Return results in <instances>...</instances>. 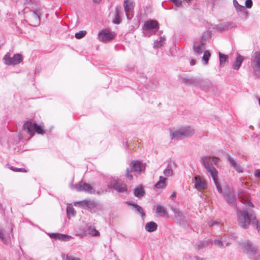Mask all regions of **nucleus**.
I'll return each mask as SVG.
<instances>
[{"instance_id":"1","label":"nucleus","mask_w":260,"mask_h":260,"mask_svg":"<svg viewBox=\"0 0 260 260\" xmlns=\"http://www.w3.org/2000/svg\"><path fill=\"white\" fill-rule=\"evenodd\" d=\"M202 162L206 171L212 177L216 185L217 190L219 193L222 192V188L219 184L218 175V171L212 166V163L217 165L219 158L216 157L204 156L201 158Z\"/></svg>"},{"instance_id":"2","label":"nucleus","mask_w":260,"mask_h":260,"mask_svg":"<svg viewBox=\"0 0 260 260\" xmlns=\"http://www.w3.org/2000/svg\"><path fill=\"white\" fill-rule=\"evenodd\" d=\"M237 215L238 224L242 228L246 229L250 223L254 224L256 222V217L251 209H238Z\"/></svg>"},{"instance_id":"3","label":"nucleus","mask_w":260,"mask_h":260,"mask_svg":"<svg viewBox=\"0 0 260 260\" xmlns=\"http://www.w3.org/2000/svg\"><path fill=\"white\" fill-rule=\"evenodd\" d=\"M194 133V129L190 126H185L170 130L172 139H180L192 136Z\"/></svg>"},{"instance_id":"4","label":"nucleus","mask_w":260,"mask_h":260,"mask_svg":"<svg viewBox=\"0 0 260 260\" xmlns=\"http://www.w3.org/2000/svg\"><path fill=\"white\" fill-rule=\"evenodd\" d=\"M251 65L254 76L260 78V51H256L251 57Z\"/></svg>"},{"instance_id":"5","label":"nucleus","mask_w":260,"mask_h":260,"mask_svg":"<svg viewBox=\"0 0 260 260\" xmlns=\"http://www.w3.org/2000/svg\"><path fill=\"white\" fill-rule=\"evenodd\" d=\"M23 128L27 130L28 133L32 136L36 132L39 134H43L44 131L41 125H38L36 123H32L31 122L27 121L23 125Z\"/></svg>"},{"instance_id":"6","label":"nucleus","mask_w":260,"mask_h":260,"mask_svg":"<svg viewBox=\"0 0 260 260\" xmlns=\"http://www.w3.org/2000/svg\"><path fill=\"white\" fill-rule=\"evenodd\" d=\"M3 60L7 65H16L22 61V56L20 54H16L11 56L10 53H7L4 56Z\"/></svg>"},{"instance_id":"7","label":"nucleus","mask_w":260,"mask_h":260,"mask_svg":"<svg viewBox=\"0 0 260 260\" xmlns=\"http://www.w3.org/2000/svg\"><path fill=\"white\" fill-rule=\"evenodd\" d=\"M131 169H127L125 176L127 179L132 180L133 176L132 172L134 171L138 174L141 173L142 171V165L139 161H133L131 163Z\"/></svg>"},{"instance_id":"8","label":"nucleus","mask_w":260,"mask_h":260,"mask_svg":"<svg viewBox=\"0 0 260 260\" xmlns=\"http://www.w3.org/2000/svg\"><path fill=\"white\" fill-rule=\"evenodd\" d=\"M115 36V34L114 32H111L108 29H104L99 32L98 39L101 42L107 43L113 40Z\"/></svg>"},{"instance_id":"9","label":"nucleus","mask_w":260,"mask_h":260,"mask_svg":"<svg viewBox=\"0 0 260 260\" xmlns=\"http://www.w3.org/2000/svg\"><path fill=\"white\" fill-rule=\"evenodd\" d=\"M123 6L127 18L131 19L134 16L135 3L134 0H124Z\"/></svg>"},{"instance_id":"10","label":"nucleus","mask_w":260,"mask_h":260,"mask_svg":"<svg viewBox=\"0 0 260 260\" xmlns=\"http://www.w3.org/2000/svg\"><path fill=\"white\" fill-rule=\"evenodd\" d=\"M75 189L78 191H85L92 194L95 192V190L90 184L82 181L77 184L75 186Z\"/></svg>"},{"instance_id":"11","label":"nucleus","mask_w":260,"mask_h":260,"mask_svg":"<svg viewBox=\"0 0 260 260\" xmlns=\"http://www.w3.org/2000/svg\"><path fill=\"white\" fill-rule=\"evenodd\" d=\"M194 186L198 190H203L207 188V184L205 179L200 176L197 175L194 177Z\"/></svg>"},{"instance_id":"12","label":"nucleus","mask_w":260,"mask_h":260,"mask_svg":"<svg viewBox=\"0 0 260 260\" xmlns=\"http://www.w3.org/2000/svg\"><path fill=\"white\" fill-rule=\"evenodd\" d=\"M110 186L119 192H125L127 190V185L117 180H113Z\"/></svg>"},{"instance_id":"13","label":"nucleus","mask_w":260,"mask_h":260,"mask_svg":"<svg viewBox=\"0 0 260 260\" xmlns=\"http://www.w3.org/2000/svg\"><path fill=\"white\" fill-rule=\"evenodd\" d=\"M75 205L77 206L92 209L96 206V203L93 200H85L76 202Z\"/></svg>"},{"instance_id":"14","label":"nucleus","mask_w":260,"mask_h":260,"mask_svg":"<svg viewBox=\"0 0 260 260\" xmlns=\"http://www.w3.org/2000/svg\"><path fill=\"white\" fill-rule=\"evenodd\" d=\"M182 82L186 85H193L194 86H199L202 88L203 84L205 82V81L201 79H197L194 78H184L182 79Z\"/></svg>"},{"instance_id":"15","label":"nucleus","mask_w":260,"mask_h":260,"mask_svg":"<svg viewBox=\"0 0 260 260\" xmlns=\"http://www.w3.org/2000/svg\"><path fill=\"white\" fill-rule=\"evenodd\" d=\"M143 29H146L147 30L150 29L156 30V32L159 29L158 22L153 20L147 21L143 25Z\"/></svg>"},{"instance_id":"16","label":"nucleus","mask_w":260,"mask_h":260,"mask_svg":"<svg viewBox=\"0 0 260 260\" xmlns=\"http://www.w3.org/2000/svg\"><path fill=\"white\" fill-rule=\"evenodd\" d=\"M227 159L230 162L231 166L234 168V169L238 173L243 172V168L237 162V161L231 157L230 155L227 156Z\"/></svg>"},{"instance_id":"17","label":"nucleus","mask_w":260,"mask_h":260,"mask_svg":"<svg viewBox=\"0 0 260 260\" xmlns=\"http://www.w3.org/2000/svg\"><path fill=\"white\" fill-rule=\"evenodd\" d=\"M176 165L174 162L169 161L166 168L164 171V174L166 177H170L173 175V170Z\"/></svg>"},{"instance_id":"18","label":"nucleus","mask_w":260,"mask_h":260,"mask_svg":"<svg viewBox=\"0 0 260 260\" xmlns=\"http://www.w3.org/2000/svg\"><path fill=\"white\" fill-rule=\"evenodd\" d=\"M238 196L243 204L248 205L251 207L253 206L252 203L250 201L249 195L248 193H239Z\"/></svg>"},{"instance_id":"19","label":"nucleus","mask_w":260,"mask_h":260,"mask_svg":"<svg viewBox=\"0 0 260 260\" xmlns=\"http://www.w3.org/2000/svg\"><path fill=\"white\" fill-rule=\"evenodd\" d=\"M193 49L196 54H201L205 49L204 43L203 41L196 43L194 44Z\"/></svg>"},{"instance_id":"20","label":"nucleus","mask_w":260,"mask_h":260,"mask_svg":"<svg viewBox=\"0 0 260 260\" xmlns=\"http://www.w3.org/2000/svg\"><path fill=\"white\" fill-rule=\"evenodd\" d=\"M49 235L52 238H55L65 241H69L72 238L71 236L58 233H52Z\"/></svg>"},{"instance_id":"21","label":"nucleus","mask_w":260,"mask_h":260,"mask_svg":"<svg viewBox=\"0 0 260 260\" xmlns=\"http://www.w3.org/2000/svg\"><path fill=\"white\" fill-rule=\"evenodd\" d=\"M157 224L153 222L150 221L147 222L145 226V229L146 231L148 232H153L157 230Z\"/></svg>"},{"instance_id":"22","label":"nucleus","mask_w":260,"mask_h":260,"mask_svg":"<svg viewBox=\"0 0 260 260\" xmlns=\"http://www.w3.org/2000/svg\"><path fill=\"white\" fill-rule=\"evenodd\" d=\"M224 197H225V199H226L228 203L230 205L233 206H235L236 205L235 198L234 195L232 193L229 192V193H227L226 194H225L224 196Z\"/></svg>"},{"instance_id":"23","label":"nucleus","mask_w":260,"mask_h":260,"mask_svg":"<svg viewBox=\"0 0 260 260\" xmlns=\"http://www.w3.org/2000/svg\"><path fill=\"white\" fill-rule=\"evenodd\" d=\"M167 179L162 176L159 177V180L155 184V186L157 188H164L166 187Z\"/></svg>"},{"instance_id":"24","label":"nucleus","mask_w":260,"mask_h":260,"mask_svg":"<svg viewBox=\"0 0 260 260\" xmlns=\"http://www.w3.org/2000/svg\"><path fill=\"white\" fill-rule=\"evenodd\" d=\"M243 60V56L239 55L235 60V61L234 62L233 64V67L235 70H238L239 68L240 67L242 62Z\"/></svg>"},{"instance_id":"25","label":"nucleus","mask_w":260,"mask_h":260,"mask_svg":"<svg viewBox=\"0 0 260 260\" xmlns=\"http://www.w3.org/2000/svg\"><path fill=\"white\" fill-rule=\"evenodd\" d=\"M166 40V39L164 37H161L159 40H157L154 42L153 47L155 48H160L165 43V41Z\"/></svg>"},{"instance_id":"26","label":"nucleus","mask_w":260,"mask_h":260,"mask_svg":"<svg viewBox=\"0 0 260 260\" xmlns=\"http://www.w3.org/2000/svg\"><path fill=\"white\" fill-rule=\"evenodd\" d=\"M144 190L142 187H137L134 191L135 196L138 198L143 197L144 194Z\"/></svg>"},{"instance_id":"27","label":"nucleus","mask_w":260,"mask_h":260,"mask_svg":"<svg viewBox=\"0 0 260 260\" xmlns=\"http://www.w3.org/2000/svg\"><path fill=\"white\" fill-rule=\"evenodd\" d=\"M87 233L89 235L93 237L99 236L100 234L98 231L94 228L90 227L87 230Z\"/></svg>"},{"instance_id":"28","label":"nucleus","mask_w":260,"mask_h":260,"mask_svg":"<svg viewBox=\"0 0 260 260\" xmlns=\"http://www.w3.org/2000/svg\"><path fill=\"white\" fill-rule=\"evenodd\" d=\"M244 250L247 253L251 252L254 250V247L249 243H246L243 245Z\"/></svg>"},{"instance_id":"29","label":"nucleus","mask_w":260,"mask_h":260,"mask_svg":"<svg viewBox=\"0 0 260 260\" xmlns=\"http://www.w3.org/2000/svg\"><path fill=\"white\" fill-rule=\"evenodd\" d=\"M173 211L175 218L178 220H183L184 219L183 214L179 210L177 209H173Z\"/></svg>"},{"instance_id":"30","label":"nucleus","mask_w":260,"mask_h":260,"mask_svg":"<svg viewBox=\"0 0 260 260\" xmlns=\"http://www.w3.org/2000/svg\"><path fill=\"white\" fill-rule=\"evenodd\" d=\"M67 215L69 218L74 216L76 214V211L74 208L72 207L68 206L67 208Z\"/></svg>"},{"instance_id":"31","label":"nucleus","mask_w":260,"mask_h":260,"mask_svg":"<svg viewBox=\"0 0 260 260\" xmlns=\"http://www.w3.org/2000/svg\"><path fill=\"white\" fill-rule=\"evenodd\" d=\"M211 56V54L208 50L205 51L204 53L203 56L202 57V59L204 62L205 64H207L208 63V60L209 58Z\"/></svg>"},{"instance_id":"32","label":"nucleus","mask_w":260,"mask_h":260,"mask_svg":"<svg viewBox=\"0 0 260 260\" xmlns=\"http://www.w3.org/2000/svg\"><path fill=\"white\" fill-rule=\"evenodd\" d=\"M233 5L238 12H242L245 9L244 7L239 4L237 0H233Z\"/></svg>"},{"instance_id":"33","label":"nucleus","mask_w":260,"mask_h":260,"mask_svg":"<svg viewBox=\"0 0 260 260\" xmlns=\"http://www.w3.org/2000/svg\"><path fill=\"white\" fill-rule=\"evenodd\" d=\"M131 205H132V206H133L136 209V210L140 213L141 214V216L142 217H144L145 216V213L143 211V209L141 208V207H140V206H139L137 204H130Z\"/></svg>"},{"instance_id":"34","label":"nucleus","mask_w":260,"mask_h":260,"mask_svg":"<svg viewBox=\"0 0 260 260\" xmlns=\"http://www.w3.org/2000/svg\"><path fill=\"white\" fill-rule=\"evenodd\" d=\"M144 35L145 37H149L152 35H153L156 34V30H152L149 29L147 30L146 29H143Z\"/></svg>"},{"instance_id":"35","label":"nucleus","mask_w":260,"mask_h":260,"mask_svg":"<svg viewBox=\"0 0 260 260\" xmlns=\"http://www.w3.org/2000/svg\"><path fill=\"white\" fill-rule=\"evenodd\" d=\"M219 60H220V64L222 65L225 62L228 61V56L222 54L221 53H219Z\"/></svg>"},{"instance_id":"36","label":"nucleus","mask_w":260,"mask_h":260,"mask_svg":"<svg viewBox=\"0 0 260 260\" xmlns=\"http://www.w3.org/2000/svg\"><path fill=\"white\" fill-rule=\"evenodd\" d=\"M156 212L157 213H162L165 215L167 214L165 207L162 206H157L156 208Z\"/></svg>"},{"instance_id":"37","label":"nucleus","mask_w":260,"mask_h":260,"mask_svg":"<svg viewBox=\"0 0 260 260\" xmlns=\"http://www.w3.org/2000/svg\"><path fill=\"white\" fill-rule=\"evenodd\" d=\"M120 22V15H119V10L118 7L116 8V16L115 18L113 20V22L115 24H119Z\"/></svg>"},{"instance_id":"38","label":"nucleus","mask_w":260,"mask_h":260,"mask_svg":"<svg viewBox=\"0 0 260 260\" xmlns=\"http://www.w3.org/2000/svg\"><path fill=\"white\" fill-rule=\"evenodd\" d=\"M86 34V31L84 30H81L75 34V37L77 39H80L83 38Z\"/></svg>"},{"instance_id":"39","label":"nucleus","mask_w":260,"mask_h":260,"mask_svg":"<svg viewBox=\"0 0 260 260\" xmlns=\"http://www.w3.org/2000/svg\"><path fill=\"white\" fill-rule=\"evenodd\" d=\"M65 260H80L79 258L74 257L72 255H67L66 258H63Z\"/></svg>"},{"instance_id":"40","label":"nucleus","mask_w":260,"mask_h":260,"mask_svg":"<svg viewBox=\"0 0 260 260\" xmlns=\"http://www.w3.org/2000/svg\"><path fill=\"white\" fill-rule=\"evenodd\" d=\"M176 6L180 7L182 5V1L180 0H170Z\"/></svg>"},{"instance_id":"41","label":"nucleus","mask_w":260,"mask_h":260,"mask_svg":"<svg viewBox=\"0 0 260 260\" xmlns=\"http://www.w3.org/2000/svg\"><path fill=\"white\" fill-rule=\"evenodd\" d=\"M0 240L4 243L6 242V240L4 237L3 231L1 229H0Z\"/></svg>"},{"instance_id":"42","label":"nucleus","mask_w":260,"mask_h":260,"mask_svg":"<svg viewBox=\"0 0 260 260\" xmlns=\"http://www.w3.org/2000/svg\"><path fill=\"white\" fill-rule=\"evenodd\" d=\"M245 6L248 8H251L252 6V2L251 0H246L245 2Z\"/></svg>"},{"instance_id":"43","label":"nucleus","mask_w":260,"mask_h":260,"mask_svg":"<svg viewBox=\"0 0 260 260\" xmlns=\"http://www.w3.org/2000/svg\"><path fill=\"white\" fill-rule=\"evenodd\" d=\"M33 17L34 18L36 19L38 22L40 21V14L38 13L37 12H33Z\"/></svg>"},{"instance_id":"44","label":"nucleus","mask_w":260,"mask_h":260,"mask_svg":"<svg viewBox=\"0 0 260 260\" xmlns=\"http://www.w3.org/2000/svg\"><path fill=\"white\" fill-rule=\"evenodd\" d=\"M214 243L215 245H216L218 246H220V247H221L223 245L222 242H221V241H220L219 239L215 240L214 241Z\"/></svg>"},{"instance_id":"45","label":"nucleus","mask_w":260,"mask_h":260,"mask_svg":"<svg viewBox=\"0 0 260 260\" xmlns=\"http://www.w3.org/2000/svg\"><path fill=\"white\" fill-rule=\"evenodd\" d=\"M254 224H256L257 231L258 233L260 234V220L257 221V220H256V222H255Z\"/></svg>"},{"instance_id":"46","label":"nucleus","mask_w":260,"mask_h":260,"mask_svg":"<svg viewBox=\"0 0 260 260\" xmlns=\"http://www.w3.org/2000/svg\"><path fill=\"white\" fill-rule=\"evenodd\" d=\"M11 169L14 170V171H20V172H27V171L24 169H13L11 168Z\"/></svg>"},{"instance_id":"47","label":"nucleus","mask_w":260,"mask_h":260,"mask_svg":"<svg viewBox=\"0 0 260 260\" xmlns=\"http://www.w3.org/2000/svg\"><path fill=\"white\" fill-rule=\"evenodd\" d=\"M176 193L175 192H173L172 193V194L171 195L170 198L171 199L173 200L174 199H175L176 198Z\"/></svg>"},{"instance_id":"48","label":"nucleus","mask_w":260,"mask_h":260,"mask_svg":"<svg viewBox=\"0 0 260 260\" xmlns=\"http://www.w3.org/2000/svg\"><path fill=\"white\" fill-rule=\"evenodd\" d=\"M190 64L191 66H193L196 64V60L193 59H191L190 61Z\"/></svg>"},{"instance_id":"49","label":"nucleus","mask_w":260,"mask_h":260,"mask_svg":"<svg viewBox=\"0 0 260 260\" xmlns=\"http://www.w3.org/2000/svg\"><path fill=\"white\" fill-rule=\"evenodd\" d=\"M92 1L94 3H95V4H99L102 1V0H92Z\"/></svg>"},{"instance_id":"50","label":"nucleus","mask_w":260,"mask_h":260,"mask_svg":"<svg viewBox=\"0 0 260 260\" xmlns=\"http://www.w3.org/2000/svg\"><path fill=\"white\" fill-rule=\"evenodd\" d=\"M34 1V0H26V2L27 3H33Z\"/></svg>"},{"instance_id":"51","label":"nucleus","mask_w":260,"mask_h":260,"mask_svg":"<svg viewBox=\"0 0 260 260\" xmlns=\"http://www.w3.org/2000/svg\"><path fill=\"white\" fill-rule=\"evenodd\" d=\"M187 3L189 2L191 0H185Z\"/></svg>"}]
</instances>
